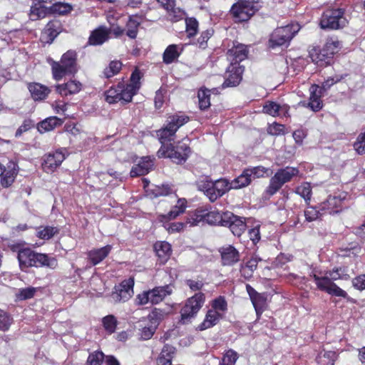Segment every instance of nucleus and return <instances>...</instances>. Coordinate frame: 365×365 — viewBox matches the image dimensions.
Instances as JSON below:
<instances>
[{
  "label": "nucleus",
  "instance_id": "obj_49",
  "mask_svg": "<svg viewBox=\"0 0 365 365\" xmlns=\"http://www.w3.org/2000/svg\"><path fill=\"white\" fill-rule=\"evenodd\" d=\"M250 178H259L268 175L269 169L263 166H256L246 169Z\"/></svg>",
  "mask_w": 365,
  "mask_h": 365
},
{
  "label": "nucleus",
  "instance_id": "obj_20",
  "mask_svg": "<svg viewBox=\"0 0 365 365\" xmlns=\"http://www.w3.org/2000/svg\"><path fill=\"white\" fill-rule=\"evenodd\" d=\"M187 207V200L185 198H180L178 200L177 203L172 207L167 215H160L158 217V220L160 222H164L166 220H174L178 217L180 214H182Z\"/></svg>",
  "mask_w": 365,
  "mask_h": 365
},
{
  "label": "nucleus",
  "instance_id": "obj_31",
  "mask_svg": "<svg viewBox=\"0 0 365 365\" xmlns=\"http://www.w3.org/2000/svg\"><path fill=\"white\" fill-rule=\"evenodd\" d=\"M252 181V178L250 175L247 172L246 169L244 170L242 173L239 175L237 178H235L233 180L229 182L228 181V189L229 190L231 189H240L244 187H246L250 184Z\"/></svg>",
  "mask_w": 365,
  "mask_h": 365
},
{
  "label": "nucleus",
  "instance_id": "obj_43",
  "mask_svg": "<svg viewBox=\"0 0 365 365\" xmlns=\"http://www.w3.org/2000/svg\"><path fill=\"white\" fill-rule=\"evenodd\" d=\"M211 309H215L219 314H222V317H224L225 313L227 310V303L225 297L220 296L213 299L211 302Z\"/></svg>",
  "mask_w": 365,
  "mask_h": 365
},
{
  "label": "nucleus",
  "instance_id": "obj_5",
  "mask_svg": "<svg viewBox=\"0 0 365 365\" xmlns=\"http://www.w3.org/2000/svg\"><path fill=\"white\" fill-rule=\"evenodd\" d=\"M299 174V170L294 167L287 166L277 170L269 180V184L266 189L267 194L270 196L274 195L285 183L290 182Z\"/></svg>",
  "mask_w": 365,
  "mask_h": 365
},
{
  "label": "nucleus",
  "instance_id": "obj_9",
  "mask_svg": "<svg viewBox=\"0 0 365 365\" xmlns=\"http://www.w3.org/2000/svg\"><path fill=\"white\" fill-rule=\"evenodd\" d=\"M194 216L195 217H188L186 223L196 225L200 221H205L210 225H220L222 226L224 224L225 212L220 213L216 210L207 211V210L199 209L195 210Z\"/></svg>",
  "mask_w": 365,
  "mask_h": 365
},
{
  "label": "nucleus",
  "instance_id": "obj_25",
  "mask_svg": "<svg viewBox=\"0 0 365 365\" xmlns=\"http://www.w3.org/2000/svg\"><path fill=\"white\" fill-rule=\"evenodd\" d=\"M28 89L34 101H42L45 99L50 93V89L48 87L38 83H29L28 85Z\"/></svg>",
  "mask_w": 365,
  "mask_h": 365
},
{
  "label": "nucleus",
  "instance_id": "obj_33",
  "mask_svg": "<svg viewBox=\"0 0 365 365\" xmlns=\"http://www.w3.org/2000/svg\"><path fill=\"white\" fill-rule=\"evenodd\" d=\"M59 229L53 226H40L36 229V236L43 240H48L58 234Z\"/></svg>",
  "mask_w": 365,
  "mask_h": 365
},
{
  "label": "nucleus",
  "instance_id": "obj_30",
  "mask_svg": "<svg viewBox=\"0 0 365 365\" xmlns=\"http://www.w3.org/2000/svg\"><path fill=\"white\" fill-rule=\"evenodd\" d=\"M155 250L161 263H165L171 255V245L165 241L155 244Z\"/></svg>",
  "mask_w": 365,
  "mask_h": 365
},
{
  "label": "nucleus",
  "instance_id": "obj_29",
  "mask_svg": "<svg viewBox=\"0 0 365 365\" xmlns=\"http://www.w3.org/2000/svg\"><path fill=\"white\" fill-rule=\"evenodd\" d=\"M112 247L106 245L99 249L91 250L88 255L93 265H96L103 261L110 253Z\"/></svg>",
  "mask_w": 365,
  "mask_h": 365
},
{
  "label": "nucleus",
  "instance_id": "obj_14",
  "mask_svg": "<svg viewBox=\"0 0 365 365\" xmlns=\"http://www.w3.org/2000/svg\"><path fill=\"white\" fill-rule=\"evenodd\" d=\"M63 151H65V150H56L54 153H49L44 156L42 166L46 173L53 172L61 165L62 162L66 158Z\"/></svg>",
  "mask_w": 365,
  "mask_h": 365
},
{
  "label": "nucleus",
  "instance_id": "obj_52",
  "mask_svg": "<svg viewBox=\"0 0 365 365\" xmlns=\"http://www.w3.org/2000/svg\"><path fill=\"white\" fill-rule=\"evenodd\" d=\"M186 32L188 37L195 36L198 29V22L195 18H188L185 20Z\"/></svg>",
  "mask_w": 365,
  "mask_h": 365
},
{
  "label": "nucleus",
  "instance_id": "obj_23",
  "mask_svg": "<svg viewBox=\"0 0 365 365\" xmlns=\"http://www.w3.org/2000/svg\"><path fill=\"white\" fill-rule=\"evenodd\" d=\"M309 91L310 97L308 107L313 111H318L322 108L321 96L323 91L317 85L314 84L310 86Z\"/></svg>",
  "mask_w": 365,
  "mask_h": 365
},
{
  "label": "nucleus",
  "instance_id": "obj_41",
  "mask_svg": "<svg viewBox=\"0 0 365 365\" xmlns=\"http://www.w3.org/2000/svg\"><path fill=\"white\" fill-rule=\"evenodd\" d=\"M210 91L206 88H201L199 90L197 96L199 100V107L201 110H205L210 107Z\"/></svg>",
  "mask_w": 365,
  "mask_h": 365
},
{
  "label": "nucleus",
  "instance_id": "obj_18",
  "mask_svg": "<svg viewBox=\"0 0 365 365\" xmlns=\"http://www.w3.org/2000/svg\"><path fill=\"white\" fill-rule=\"evenodd\" d=\"M248 51L247 46L244 44L237 43L227 51V58L231 62V65L239 66L238 63L247 57Z\"/></svg>",
  "mask_w": 365,
  "mask_h": 365
},
{
  "label": "nucleus",
  "instance_id": "obj_54",
  "mask_svg": "<svg viewBox=\"0 0 365 365\" xmlns=\"http://www.w3.org/2000/svg\"><path fill=\"white\" fill-rule=\"evenodd\" d=\"M36 290V288L34 287L21 289L16 292V296L19 300H26L32 298L34 296Z\"/></svg>",
  "mask_w": 365,
  "mask_h": 365
},
{
  "label": "nucleus",
  "instance_id": "obj_45",
  "mask_svg": "<svg viewBox=\"0 0 365 365\" xmlns=\"http://www.w3.org/2000/svg\"><path fill=\"white\" fill-rule=\"evenodd\" d=\"M267 299L263 294H259L252 300L257 315L259 316L264 311L266 306Z\"/></svg>",
  "mask_w": 365,
  "mask_h": 365
},
{
  "label": "nucleus",
  "instance_id": "obj_15",
  "mask_svg": "<svg viewBox=\"0 0 365 365\" xmlns=\"http://www.w3.org/2000/svg\"><path fill=\"white\" fill-rule=\"evenodd\" d=\"M161 313L158 310H154L149 316V322L142 326L140 329V338L143 340L150 339L154 334L160 319Z\"/></svg>",
  "mask_w": 365,
  "mask_h": 365
},
{
  "label": "nucleus",
  "instance_id": "obj_44",
  "mask_svg": "<svg viewBox=\"0 0 365 365\" xmlns=\"http://www.w3.org/2000/svg\"><path fill=\"white\" fill-rule=\"evenodd\" d=\"M325 274L328 275L331 282L340 279H348L349 278V275L346 273L345 268L342 267L333 269L332 270L326 272Z\"/></svg>",
  "mask_w": 365,
  "mask_h": 365
},
{
  "label": "nucleus",
  "instance_id": "obj_57",
  "mask_svg": "<svg viewBox=\"0 0 365 365\" xmlns=\"http://www.w3.org/2000/svg\"><path fill=\"white\" fill-rule=\"evenodd\" d=\"M354 146L359 154H365V131L358 136Z\"/></svg>",
  "mask_w": 365,
  "mask_h": 365
},
{
  "label": "nucleus",
  "instance_id": "obj_28",
  "mask_svg": "<svg viewBox=\"0 0 365 365\" xmlns=\"http://www.w3.org/2000/svg\"><path fill=\"white\" fill-rule=\"evenodd\" d=\"M34 262L35 264L33 267H46L54 269L57 266V261L53 257H49L47 255L35 252Z\"/></svg>",
  "mask_w": 365,
  "mask_h": 365
},
{
  "label": "nucleus",
  "instance_id": "obj_34",
  "mask_svg": "<svg viewBox=\"0 0 365 365\" xmlns=\"http://www.w3.org/2000/svg\"><path fill=\"white\" fill-rule=\"evenodd\" d=\"M340 48V41L336 38L331 37L327 39L322 49L324 50L325 55H327L331 58L339 51Z\"/></svg>",
  "mask_w": 365,
  "mask_h": 365
},
{
  "label": "nucleus",
  "instance_id": "obj_39",
  "mask_svg": "<svg viewBox=\"0 0 365 365\" xmlns=\"http://www.w3.org/2000/svg\"><path fill=\"white\" fill-rule=\"evenodd\" d=\"M102 324L106 331L111 334L115 331L118 321L114 315L109 314L102 319Z\"/></svg>",
  "mask_w": 365,
  "mask_h": 365
},
{
  "label": "nucleus",
  "instance_id": "obj_1",
  "mask_svg": "<svg viewBox=\"0 0 365 365\" xmlns=\"http://www.w3.org/2000/svg\"><path fill=\"white\" fill-rule=\"evenodd\" d=\"M189 121V118L180 113L170 115L167 119L165 127L157 131L158 138L161 143V147L158 151L159 158H168L173 162L180 164L184 163L190 153V148L187 144L188 139H183L176 145H166V141H170L173 138L177 130Z\"/></svg>",
  "mask_w": 365,
  "mask_h": 365
},
{
  "label": "nucleus",
  "instance_id": "obj_27",
  "mask_svg": "<svg viewBox=\"0 0 365 365\" xmlns=\"http://www.w3.org/2000/svg\"><path fill=\"white\" fill-rule=\"evenodd\" d=\"M108 36L109 31L108 29L104 26H101L91 33L88 43L93 46L101 45L108 39Z\"/></svg>",
  "mask_w": 365,
  "mask_h": 365
},
{
  "label": "nucleus",
  "instance_id": "obj_35",
  "mask_svg": "<svg viewBox=\"0 0 365 365\" xmlns=\"http://www.w3.org/2000/svg\"><path fill=\"white\" fill-rule=\"evenodd\" d=\"M309 56L314 63L320 66L326 65L328 63L327 59L329 58L327 55H325L323 49L320 50L316 48L309 51Z\"/></svg>",
  "mask_w": 365,
  "mask_h": 365
},
{
  "label": "nucleus",
  "instance_id": "obj_51",
  "mask_svg": "<svg viewBox=\"0 0 365 365\" xmlns=\"http://www.w3.org/2000/svg\"><path fill=\"white\" fill-rule=\"evenodd\" d=\"M238 359L237 353L233 350H228L223 356L219 365H235Z\"/></svg>",
  "mask_w": 365,
  "mask_h": 365
},
{
  "label": "nucleus",
  "instance_id": "obj_50",
  "mask_svg": "<svg viewBox=\"0 0 365 365\" xmlns=\"http://www.w3.org/2000/svg\"><path fill=\"white\" fill-rule=\"evenodd\" d=\"M170 220H166L161 222L164 228L170 234L180 232L183 230L185 224L182 222H170Z\"/></svg>",
  "mask_w": 365,
  "mask_h": 365
},
{
  "label": "nucleus",
  "instance_id": "obj_53",
  "mask_svg": "<svg viewBox=\"0 0 365 365\" xmlns=\"http://www.w3.org/2000/svg\"><path fill=\"white\" fill-rule=\"evenodd\" d=\"M12 322L13 319L9 314L3 310H0V329L1 331H7L12 324Z\"/></svg>",
  "mask_w": 365,
  "mask_h": 365
},
{
  "label": "nucleus",
  "instance_id": "obj_2",
  "mask_svg": "<svg viewBox=\"0 0 365 365\" xmlns=\"http://www.w3.org/2000/svg\"><path fill=\"white\" fill-rule=\"evenodd\" d=\"M140 71L135 69L131 74L129 83L125 85L120 83L116 87L110 88L106 92V101L109 103L130 102L140 87Z\"/></svg>",
  "mask_w": 365,
  "mask_h": 365
},
{
  "label": "nucleus",
  "instance_id": "obj_16",
  "mask_svg": "<svg viewBox=\"0 0 365 365\" xmlns=\"http://www.w3.org/2000/svg\"><path fill=\"white\" fill-rule=\"evenodd\" d=\"M243 71V68L240 66L230 65L227 70L222 87L227 88L237 86L242 80Z\"/></svg>",
  "mask_w": 365,
  "mask_h": 365
},
{
  "label": "nucleus",
  "instance_id": "obj_47",
  "mask_svg": "<svg viewBox=\"0 0 365 365\" xmlns=\"http://www.w3.org/2000/svg\"><path fill=\"white\" fill-rule=\"evenodd\" d=\"M72 10V6L69 4L64 2H56L51 6V11L56 14L63 15L68 14Z\"/></svg>",
  "mask_w": 365,
  "mask_h": 365
},
{
  "label": "nucleus",
  "instance_id": "obj_6",
  "mask_svg": "<svg viewBox=\"0 0 365 365\" xmlns=\"http://www.w3.org/2000/svg\"><path fill=\"white\" fill-rule=\"evenodd\" d=\"M173 289L169 284L156 287L153 289L143 291L138 294L135 298V302L138 305H145L148 303L157 304L161 302L167 296L172 294Z\"/></svg>",
  "mask_w": 365,
  "mask_h": 365
},
{
  "label": "nucleus",
  "instance_id": "obj_24",
  "mask_svg": "<svg viewBox=\"0 0 365 365\" xmlns=\"http://www.w3.org/2000/svg\"><path fill=\"white\" fill-rule=\"evenodd\" d=\"M222 318V314H219L215 309H210L207 312L203 322L198 325L197 328L200 331L210 329L216 325Z\"/></svg>",
  "mask_w": 365,
  "mask_h": 365
},
{
  "label": "nucleus",
  "instance_id": "obj_63",
  "mask_svg": "<svg viewBox=\"0 0 365 365\" xmlns=\"http://www.w3.org/2000/svg\"><path fill=\"white\" fill-rule=\"evenodd\" d=\"M352 284L354 288L359 290L365 289V274H361L352 280Z\"/></svg>",
  "mask_w": 365,
  "mask_h": 365
},
{
  "label": "nucleus",
  "instance_id": "obj_61",
  "mask_svg": "<svg viewBox=\"0 0 365 365\" xmlns=\"http://www.w3.org/2000/svg\"><path fill=\"white\" fill-rule=\"evenodd\" d=\"M343 78L342 76L336 75L334 77L329 78L327 80H326L323 84L322 88H320L323 91H327L329 89L331 86H333L334 83L340 81Z\"/></svg>",
  "mask_w": 365,
  "mask_h": 365
},
{
  "label": "nucleus",
  "instance_id": "obj_7",
  "mask_svg": "<svg viewBox=\"0 0 365 365\" xmlns=\"http://www.w3.org/2000/svg\"><path fill=\"white\" fill-rule=\"evenodd\" d=\"M299 31L297 24H292L276 29L270 36L269 46L274 48L277 46L288 45L293 36Z\"/></svg>",
  "mask_w": 365,
  "mask_h": 365
},
{
  "label": "nucleus",
  "instance_id": "obj_4",
  "mask_svg": "<svg viewBox=\"0 0 365 365\" xmlns=\"http://www.w3.org/2000/svg\"><path fill=\"white\" fill-rule=\"evenodd\" d=\"M53 77L59 81L68 74L76 71V53L73 51L65 53L59 62L53 61L51 63Z\"/></svg>",
  "mask_w": 365,
  "mask_h": 365
},
{
  "label": "nucleus",
  "instance_id": "obj_48",
  "mask_svg": "<svg viewBox=\"0 0 365 365\" xmlns=\"http://www.w3.org/2000/svg\"><path fill=\"white\" fill-rule=\"evenodd\" d=\"M295 192L303 197L306 202H308L312 196V187L309 182H303L296 188Z\"/></svg>",
  "mask_w": 365,
  "mask_h": 365
},
{
  "label": "nucleus",
  "instance_id": "obj_62",
  "mask_svg": "<svg viewBox=\"0 0 365 365\" xmlns=\"http://www.w3.org/2000/svg\"><path fill=\"white\" fill-rule=\"evenodd\" d=\"M327 293L336 297H346V292L338 287L336 284L333 283L331 287L327 291Z\"/></svg>",
  "mask_w": 365,
  "mask_h": 365
},
{
  "label": "nucleus",
  "instance_id": "obj_56",
  "mask_svg": "<svg viewBox=\"0 0 365 365\" xmlns=\"http://www.w3.org/2000/svg\"><path fill=\"white\" fill-rule=\"evenodd\" d=\"M213 34L212 29H207L202 31L200 36L197 38V43L201 48H205L207 46V42Z\"/></svg>",
  "mask_w": 365,
  "mask_h": 365
},
{
  "label": "nucleus",
  "instance_id": "obj_11",
  "mask_svg": "<svg viewBox=\"0 0 365 365\" xmlns=\"http://www.w3.org/2000/svg\"><path fill=\"white\" fill-rule=\"evenodd\" d=\"M205 301V294L202 292H198L190 297L186 301L184 307L181 309V319L185 322L195 317L203 306Z\"/></svg>",
  "mask_w": 365,
  "mask_h": 365
},
{
  "label": "nucleus",
  "instance_id": "obj_13",
  "mask_svg": "<svg viewBox=\"0 0 365 365\" xmlns=\"http://www.w3.org/2000/svg\"><path fill=\"white\" fill-rule=\"evenodd\" d=\"M222 226L228 227L232 234L240 237L246 230V223L242 217L235 215L230 212H225L224 224Z\"/></svg>",
  "mask_w": 365,
  "mask_h": 365
},
{
  "label": "nucleus",
  "instance_id": "obj_32",
  "mask_svg": "<svg viewBox=\"0 0 365 365\" xmlns=\"http://www.w3.org/2000/svg\"><path fill=\"white\" fill-rule=\"evenodd\" d=\"M63 120L55 116L47 118L38 124L37 128L40 133H45L54 129L56 127L61 125Z\"/></svg>",
  "mask_w": 365,
  "mask_h": 365
},
{
  "label": "nucleus",
  "instance_id": "obj_36",
  "mask_svg": "<svg viewBox=\"0 0 365 365\" xmlns=\"http://www.w3.org/2000/svg\"><path fill=\"white\" fill-rule=\"evenodd\" d=\"M180 56L178 47L175 44L170 45L163 53V61L167 64L173 63Z\"/></svg>",
  "mask_w": 365,
  "mask_h": 365
},
{
  "label": "nucleus",
  "instance_id": "obj_22",
  "mask_svg": "<svg viewBox=\"0 0 365 365\" xmlns=\"http://www.w3.org/2000/svg\"><path fill=\"white\" fill-rule=\"evenodd\" d=\"M35 252H36L31 250L30 248H21L18 250L17 258L21 269L24 270L35 264L34 262Z\"/></svg>",
  "mask_w": 365,
  "mask_h": 365
},
{
  "label": "nucleus",
  "instance_id": "obj_26",
  "mask_svg": "<svg viewBox=\"0 0 365 365\" xmlns=\"http://www.w3.org/2000/svg\"><path fill=\"white\" fill-rule=\"evenodd\" d=\"M220 253L223 265H232L239 261V252L231 245L222 247Z\"/></svg>",
  "mask_w": 365,
  "mask_h": 365
},
{
  "label": "nucleus",
  "instance_id": "obj_12",
  "mask_svg": "<svg viewBox=\"0 0 365 365\" xmlns=\"http://www.w3.org/2000/svg\"><path fill=\"white\" fill-rule=\"evenodd\" d=\"M134 280L128 279L115 286L110 294V301L113 303H121L128 301L133 295Z\"/></svg>",
  "mask_w": 365,
  "mask_h": 365
},
{
  "label": "nucleus",
  "instance_id": "obj_3",
  "mask_svg": "<svg viewBox=\"0 0 365 365\" xmlns=\"http://www.w3.org/2000/svg\"><path fill=\"white\" fill-rule=\"evenodd\" d=\"M196 184L198 190L203 192L211 202H215L229 191L228 180L225 179L212 181L208 177H202Z\"/></svg>",
  "mask_w": 365,
  "mask_h": 365
},
{
  "label": "nucleus",
  "instance_id": "obj_38",
  "mask_svg": "<svg viewBox=\"0 0 365 365\" xmlns=\"http://www.w3.org/2000/svg\"><path fill=\"white\" fill-rule=\"evenodd\" d=\"M342 198L340 196H329L326 202L322 204L323 210H328L329 213L337 212V210H334V208H337L341 206Z\"/></svg>",
  "mask_w": 365,
  "mask_h": 365
},
{
  "label": "nucleus",
  "instance_id": "obj_19",
  "mask_svg": "<svg viewBox=\"0 0 365 365\" xmlns=\"http://www.w3.org/2000/svg\"><path fill=\"white\" fill-rule=\"evenodd\" d=\"M17 165L14 162H9L7 168H4L0 163L1 182L4 187L10 186L17 175Z\"/></svg>",
  "mask_w": 365,
  "mask_h": 365
},
{
  "label": "nucleus",
  "instance_id": "obj_59",
  "mask_svg": "<svg viewBox=\"0 0 365 365\" xmlns=\"http://www.w3.org/2000/svg\"><path fill=\"white\" fill-rule=\"evenodd\" d=\"M319 212L313 207H309L304 210L306 220L312 222L319 217Z\"/></svg>",
  "mask_w": 365,
  "mask_h": 365
},
{
  "label": "nucleus",
  "instance_id": "obj_60",
  "mask_svg": "<svg viewBox=\"0 0 365 365\" xmlns=\"http://www.w3.org/2000/svg\"><path fill=\"white\" fill-rule=\"evenodd\" d=\"M268 133L273 135L283 134L284 133V126L279 123H273L269 126Z\"/></svg>",
  "mask_w": 365,
  "mask_h": 365
},
{
  "label": "nucleus",
  "instance_id": "obj_55",
  "mask_svg": "<svg viewBox=\"0 0 365 365\" xmlns=\"http://www.w3.org/2000/svg\"><path fill=\"white\" fill-rule=\"evenodd\" d=\"M104 359V354L102 351H95L91 354L88 358V365H101Z\"/></svg>",
  "mask_w": 365,
  "mask_h": 365
},
{
  "label": "nucleus",
  "instance_id": "obj_46",
  "mask_svg": "<svg viewBox=\"0 0 365 365\" xmlns=\"http://www.w3.org/2000/svg\"><path fill=\"white\" fill-rule=\"evenodd\" d=\"M140 22L133 17H130L126 24V34L130 38H135L138 34Z\"/></svg>",
  "mask_w": 365,
  "mask_h": 365
},
{
  "label": "nucleus",
  "instance_id": "obj_8",
  "mask_svg": "<svg viewBox=\"0 0 365 365\" xmlns=\"http://www.w3.org/2000/svg\"><path fill=\"white\" fill-rule=\"evenodd\" d=\"M347 20L341 9H329L324 11L320 19V27L323 29H339L344 27Z\"/></svg>",
  "mask_w": 365,
  "mask_h": 365
},
{
  "label": "nucleus",
  "instance_id": "obj_10",
  "mask_svg": "<svg viewBox=\"0 0 365 365\" xmlns=\"http://www.w3.org/2000/svg\"><path fill=\"white\" fill-rule=\"evenodd\" d=\"M257 11V8L252 1L239 0L234 4L230 12L235 21H246L249 20Z\"/></svg>",
  "mask_w": 365,
  "mask_h": 365
},
{
  "label": "nucleus",
  "instance_id": "obj_42",
  "mask_svg": "<svg viewBox=\"0 0 365 365\" xmlns=\"http://www.w3.org/2000/svg\"><path fill=\"white\" fill-rule=\"evenodd\" d=\"M122 68V63L119 61H112L104 69L103 74L106 78H109L117 75Z\"/></svg>",
  "mask_w": 365,
  "mask_h": 365
},
{
  "label": "nucleus",
  "instance_id": "obj_21",
  "mask_svg": "<svg viewBox=\"0 0 365 365\" xmlns=\"http://www.w3.org/2000/svg\"><path fill=\"white\" fill-rule=\"evenodd\" d=\"M82 88V84L76 80H71L66 83L57 85L56 90L61 96L78 93Z\"/></svg>",
  "mask_w": 365,
  "mask_h": 365
},
{
  "label": "nucleus",
  "instance_id": "obj_58",
  "mask_svg": "<svg viewBox=\"0 0 365 365\" xmlns=\"http://www.w3.org/2000/svg\"><path fill=\"white\" fill-rule=\"evenodd\" d=\"M169 13V17L172 21H177L182 19L184 16V11L179 8H175V5L170 9H166Z\"/></svg>",
  "mask_w": 365,
  "mask_h": 365
},
{
  "label": "nucleus",
  "instance_id": "obj_37",
  "mask_svg": "<svg viewBox=\"0 0 365 365\" xmlns=\"http://www.w3.org/2000/svg\"><path fill=\"white\" fill-rule=\"evenodd\" d=\"M312 277L314 278L317 288L322 291H325L327 292L329 289L334 283L326 274L322 277H319L316 274H313Z\"/></svg>",
  "mask_w": 365,
  "mask_h": 365
},
{
  "label": "nucleus",
  "instance_id": "obj_40",
  "mask_svg": "<svg viewBox=\"0 0 365 365\" xmlns=\"http://www.w3.org/2000/svg\"><path fill=\"white\" fill-rule=\"evenodd\" d=\"M263 111L264 113L272 116H278L280 115L282 113L285 112V108L274 102H267L263 106Z\"/></svg>",
  "mask_w": 365,
  "mask_h": 365
},
{
  "label": "nucleus",
  "instance_id": "obj_17",
  "mask_svg": "<svg viewBox=\"0 0 365 365\" xmlns=\"http://www.w3.org/2000/svg\"><path fill=\"white\" fill-rule=\"evenodd\" d=\"M153 160L150 156L140 158L137 164L133 166L130 176L135 178L148 174L153 168Z\"/></svg>",
  "mask_w": 365,
  "mask_h": 365
},
{
  "label": "nucleus",
  "instance_id": "obj_64",
  "mask_svg": "<svg viewBox=\"0 0 365 365\" xmlns=\"http://www.w3.org/2000/svg\"><path fill=\"white\" fill-rule=\"evenodd\" d=\"M249 237L254 244H257L260 240V232L259 225L249 230Z\"/></svg>",
  "mask_w": 365,
  "mask_h": 365
}]
</instances>
